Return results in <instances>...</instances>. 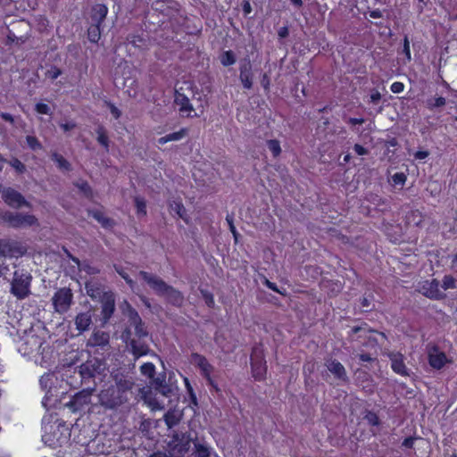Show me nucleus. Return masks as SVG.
Segmentation results:
<instances>
[{
	"label": "nucleus",
	"mask_w": 457,
	"mask_h": 457,
	"mask_svg": "<svg viewBox=\"0 0 457 457\" xmlns=\"http://www.w3.org/2000/svg\"><path fill=\"white\" fill-rule=\"evenodd\" d=\"M113 384L104 387L99 393L100 404L110 410L117 409L129 401V394L134 386V381L131 378L122 374L112 376Z\"/></svg>",
	"instance_id": "f257e3e1"
},
{
	"label": "nucleus",
	"mask_w": 457,
	"mask_h": 457,
	"mask_svg": "<svg viewBox=\"0 0 457 457\" xmlns=\"http://www.w3.org/2000/svg\"><path fill=\"white\" fill-rule=\"evenodd\" d=\"M0 222L6 223L13 228H24L38 226L36 216L23 212H13L0 209Z\"/></svg>",
	"instance_id": "f03ea898"
},
{
	"label": "nucleus",
	"mask_w": 457,
	"mask_h": 457,
	"mask_svg": "<svg viewBox=\"0 0 457 457\" xmlns=\"http://www.w3.org/2000/svg\"><path fill=\"white\" fill-rule=\"evenodd\" d=\"M190 447V438L183 433H175L167 444L168 457H184Z\"/></svg>",
	"instance_id": "7ed1b4c3"
},
{
	"label": "nucleus",
	"mask_w": 457,
	"mask_h": 457,
	"mask_svg": "<svg viewBox=\"0 0 457 457\" xmlns=\"http://www.w3.org/2000/svg\"><path fill=\"white\" fill-rule=\"evenodd\" d=\"M31 276L23 271L16 270L11 284V293L18 299H24L30 294Z\"/></svg>",
	"instance_id": "20e7f679"
},
{
	"label": "nucleus",
	"mask_w": 457,
	"mask_h": 457,
	"mask_svg": "<svg viewBox=\"0 0 457 457\" xmlns=\"http://www.w3.org/2000/svg\"><path fill=\"white\" fill-rule=\"evenodd\" d=\"M72 300L73 294L70 288H59L52 297L54 311L60 314L65 313L70 309Z\"/></svg>",
	"instance_id": "39448f33"
},
{
	"label": "nucleus",
	"mask_w": 457,
	"mask_h": 457,
	"mask_svg": "<svg viewBox=\"0 0 457 457\" xmlns=\"http://www.w3.org/2000/svg\"><path fill=\"white\" fill-rule=\"evenodd\" d=\"M3 201L10 207L21 209L22 207H30L29 202L17 190L12 187L0 189Z\"/></svg>",
	"instance_id": "423d86ee"
},
{
	"label": "nucleus",
	"mask_w": 457,
	"mask_h": 457,
	"mask_svg": "<svg viewBox=\"0 0 457 457\" xmlns=\"http://www.w3.org/2000/svg\"><path fill=\"white\" fill-rule=\"evenodd\" d=\"M251 365L253 376L258 380L263 379L267 371V366L266 361L264 360L263 351L259 346L253 349V353L251 354Z\"/></svg>",
	"instance_id": "0eeeda50"
},
{
	"label": "nucleus",
	"mask_w": 457,
	"mask_h": 457,
	"mask_svg": "<svg viewBox=\"0 0 457 457\" xmlns=\"http://www.w3.org/2000/svg\"><path fill=\"white\" fill-rule=\"evenodd\" d=\"M106 369L105 363L98 359H93L82 363L79 367V373L82 380L95 378L102 374Z\"/></svg>",
	"instance_id": "6e6552de"
},
{
	"label": "nucleus",
	"mask_w": 457,
	"mask_h": 457,
	"mask_svg": "<svg viewBox=\"0 0 457 457\" xmlns=\"http://www.w3.org/2000/svg\"><path fill=\"white\" fill-rule=\"evenodd\" d=\"M439 287V281L433 278L423 282L420 287V292L430 299L441 300L445 297V294L440 290Z\"/></svg>",
	"instance_id": "1a4fd4ad"
},
{
	"label": "nucleus",
	"mask_w": 457,
	"mask_h": 457,
	"mask_svg": "<svg viewBox=\"0 0 457 457\" xmlns=\"http://www.w3.org/2000/svg\"><path fill=\"white\" fill-rule=\"evenodd\" d=\"M139 276L149 285L155 294L161 296L163 295L168 287V284L164 280L156 275L143 270L139 272Z\"/></svg>",
	"instance_id": "9d476101"
},
{
	"label": "nucleus",
	"mask_w": 457,
	"mask_h": 457,
	"mask_svg": "<svg viewBox=\"0 0 457 457\" xmlns=\"http://www.w3.org/2000/svg\"><path fill=\"white\" fill-rule=\"evenodd\" d=\"M102 303V320L106 323L115 311V296L112 291H107L105 296L99 300Z\"/></svg>",
	"instance_id": "9b49d317"
},
{
	"label": "nucleus",
	"mask_w": 457,
	"mask_h": 457,
	"mask_svg": "<svg viewBox=\"0 0 457 457\" xmlns=\"http://www.w3.org/2000/svg\"><path fill=\"white\" fill-rule=\"evenodd\" d=\"M390 361L392 370L403 377L410 376L409 369L404 363V356L398 352H390L387 354Z\"/></svg>",
	"instance_id": "f8f14e48"
},
{
	"label": "nucleus",
	"mask_w": 457,
	"mask_h": 457,
	"mask_svg": "<svg viewBox=\"0 0 457 457\" xmlns=\"http://www.w3.org/2000/svg\"><path fill=\"white\" fill-rule=\"evenodd\" d=\"M93 391L94 388L81 390L72 397L68 405L73 408V411L81 410L85 405L90 403Z\"/></svg>",
	"instance_id": "ddd939ff"
},
{
	"label": "nucleus",
	"mask_w": 457,
	"mask_h": 457,
	"mask_svg": "<svg viewBox=\"0 0 457 457\" xmlns=\"http://www.w3.org/2000/svg\"><path fill=\"white\" fill-rule=\"evenodd\" d=\"M192 362L200 369L202 375L207 379L209 384L212 385L213 383L211 378V374L213 370V367L209 363L207 359L201 354L193 353Z\"/></svg>",
	"instance_id": "4468645a"
},
{
	"label": "nucleus",
	"mask_w": 457,
	"mask_h": 457,
	"mask_svg": "<svg viewBox=\"0 0 457 457\" xmlns=\"http://www.w3.org/2000/svg\"><path fill=\"white\" fill-rule=\"evenodd\" d=\"M110 335L108 332L95 330L87 341V346L104 348L109 345Z\"/></svg>",
	"instance_id": "2eb2a0df"
},
{
	"label": "nucleus",
	"mask_w": 457,
	"mask_h": 457,
	"mask_svg": "<svg viewBox=\"0 0 457 457\" xmlns=\"http://www.w3.org/2000/svg\"><path fill=\"white\" fill-rule=\"evenodd\" d=\"M325 366L327 367L328 370L335 376L336 378L342 381L347 380L345 369L337 360L332 358L326 359Z\"/></svg>",
	"instance_id": "dca6fc26"
},
{
	"label": "nucleus",
	"mask_w": 457,
	"mask_h": 457,
	"mask_svg": "<svg viewBox=\"0 0 457 457\" xmlns=\"http://www.w3.org/2000/svg\"><path fill=\"white\" fill-rule=\"evenodd\" d=\"M23 252V248L20 246L16 242L0 239V257L22 254Z\"/></svg>",
	"instance_id": "f3484780"
},
{
	"label": "nucleus",
	"mask_w": 457,
	"mask_h": 457,
	"mask_svg": "<svg viewBox=\"0 0 457 457\" xmlns=\"http://www.w3.org/2000/svg\"><path fill=\"white\" fill-rule=\"evenodd\" d=\"M239 79L245 88L250 89L253 86L252 64L249 59H245L240 64Z\"/></svg>",
	"instance_id": "a211bd4d"
},
{
	"label": "nucleus",
	"mask_w": 457,
	"mask_h": 457,
	"mask_svg": "<svg viewBox=\"0 0 457 457\" xmlns=\"http://www.w3.org/2000/svg\"><path fill=\"white\" fill-rule=\"evenodd\" d=\"M85 289L87 295L90 296L93 300L102 299L104 296H105V294L107 292L104 290V287L102 284L95 280L87 281L85 283Z\"/></svg>",
	"instance_id": "6ab92c4d"
},
{
	"label": "nucleus",
	"mask_w": 457,
	"mask_h": 457,
	"mask_svg": "<svg viewBox=\"0 0 457 457\" xmlns=\"http://www.w3.org/2000/svg\"><path fill=\"white\" fill-rule=\"evenodd\" d=\"M447 361V358L445 353L438 350L436 347H433L428 351V362L429 365L436 370H440Z\"/></svg>",
	"instance_id": "aec40b11"
},
{
	"label": "nucleus",
	"mask_w": 457,
	"mask_h": 457,
	"mask_svg": "<svg viewBox=\"0 0 457 457\" xmlns=\"http://www.w3.org/2000/svg\"><path fill=\"white\" fill-rule=\"evenodd\" d=\"M93 313L91 311L79 313L75 318L77 330L84 332L87 330L92 324Z\"/></svg>",
	"instance_id": "412c9836"
},
{
	"label": "nucleus",
	"mask_w": 457,
	"mask_h": 457,
	"mask_svg": "<svg viewBox=\"0 0 457 457\" xmlns=\"http://www.w3.org/2000/svg\"><path fill=\"white\" fill-rule=\"evenodd\" d=\"M162 296L165 297L170 303L176 306H180L184 302L183 295L170 285H168Z\"/></svg>",
	"instance_id": "4be33fe9"
},
{
	"label": "nucleus",
	"mask_w": 457,
	"mask_h": 457,
	"mask_svg": "<svg viewBox=\"0 0 457 457\" xmlns=\"http://www.w3.org/2000/svg\"><path fill=\"white\" fill-rule=\"evenodd\" d=\"M68 256L76 264V268L80 271H85L88 275H96L100 272V270L87 262H80L77 257L72 256L68 253Z\"/></svg>",
	"instance_id": "5701e85b"
},
{
	"label": "nucleus",
	"mask_w": 457,
	"mask_h": 457,
	"mask_svg": "<svg viewBox=\"0 0 457 457\" xmlns=\"http://www.w3.org/2000/svg\"><path fill=\"white\" fill-rule=\"evenodd\" d=\"M175 103L179 106V112L187 113V116L194 110L192 104L189 102V99L183 94L178 93L176 95Z\"/></svg>",
	"instance_id": "b1692460"
},
{
	"label": "nucleus",
	"mask_w": 457,
	"mask_h": 457,
	"mask_svg": "<svg viewBox=\"0 0 457 457\" xmlns=\"http://www.w3.org/2000/svg\"><path fill=\"white\" fill-rule=\"evenodd\" d=\"M129 345L132 348V353L136 358L145 355L149 352V347L147 345L134 338L130 340Z\"/></svg>",
	"instance_id": "393cba45"
},
{
	"label": "nucleus",
	"mask_w": 457,
	"mask_h": 457,
	"mask_svg": "<svg viewBox=\"0 0 457 457\" xmlns=\"http://www.w3.org/2000/svg\"><path fill=\"white\" fill-rule=\"evenodd\" d=\"M187 134V129H181L180 130L177 131V132H173V133H170V134H168L164 137H162L158 139V143L160 145H164L168 142H171V141H179L181 140L183 137H185Z\"/></svg>",
	"instance_id": "a878e982"
},
{
	"label": "nucleus",
	"mask_w": 457,
	"mask_h": 457,
	"mask_svg": "<svg viewBox=\"0 0 457 457\" xmlns=\"http://www.w3.org/2000/svg\"><path fill=\"white\" fill-rule=\"evenodd\" d=\"M120 309L123 315L128 317L129 321L132 319H134L136 321H138L139 315L137 312L131 306V304L127 300H124L120 303Z\"/></svg>",
	"instance_id": "bb28decb"
},
{
	"label": "nucleus",
	"mask_w": 457,
	"mask_h": 457,
	"mask_svg": "<svg viewBox=\"0 0 457 457\" xmlns=\"http://www.w3.org/2000/svg\"><path fill=\"white\" fill-rule=\"evenodd\" d=\"M93 20L101 25L106 18L108 8L104 4H96L93 8Z\"/></svg>",
	"instance_id": "cd10ccee"
},
{
	"label": "nucleus",
	"mask_w": 457,
	"mask_h": 457,
	"mask_svg": "<svg viewBox=\"0 0 457 457\" xmlns=\"http://www.w3.org/2000/svg\"><path fill=\"white\" fill-rule=\"evenodd\" d=\"M89 215L101 223L104 228L112 227L113 224V221L111 219L105 217L104 213L98 210L90 211Z\"/></svg>",
	"instance_id": "c85d7f7f"
},
{
	"label": "nucleus",
	"mask_w": 457,
	"mask_h": 457,
	"mask_svg": "<svg viewBox=\"0 0 457 457\" xmlns=\"http://www.w3.org/2000/svg\"><path fill=\"white\" fill-rule=\"evenodd\" d=\"M170 209L171 212L177 214L180 219L187 220V211L181 202L172 201L170 204Z\"/></svg>",
	"instance_id": "c756f323"
},
{
	"label": "nucleus",
	"mask_w": 457,
	"mask_h": 457,
	"mask_svg": "<svg viewBox=\"0 0 457 457\" xmlns=\"http://www.w3.org/2000/svg\"><path fill=\"white\" fill-rule=\"evenodd\" d=\"M129 322V326L134 328L135 335L137 337L141 338V337H145L148 335L145 328L144 327V325L142 323V320L140 317H139L138 321L137 320L136 321L134 319H132Z\"/></svg>",
	"instance_id": "7c9ffc66"
},
{
	"label": "nucleus",
	"mask_w": 457,
	"mask_h": 457,
	"mask_svg": "<svg viewBox=\"0 0 457 457\" xmlns=\"http://www.w3.org/2000/svg\"><path fill=\"white\" fill-rule=\"evenodd\" d=\"M180 420L179 414L175 411H169L164 415V421L169 428L176 426Z\"/></svg>",
	"instance_id": "2f4dec72"
},
{
	"label": "nucleus",
	"mask_w": 457,
	"mask_h": 457,
	"mask_svg": "<svg viewBox=\"0 0 457 457\" xmlns=\"http://www.w3.org/2000/svg\"><path fill=\"white\" fill-rule=\"evenodd\" d=\"M52 160L57 164L59 169L63 170H71L70 162L61 154H59L57 153H54L52 154Z\"/></svg>",
	"instance_id": "473e14b6"
},
{
	"label": "nucleus",
	"mask_w": 457,
	"mask_h": 457,
	"mask_svg": "<svg viewBox=\"0 0 457 457\" xmlns=\"http://www.w3.org/2000/svg\"><path fill=\"white\" fill-rule=\"evenodd\" d=\"M220 62L223 66H230L236 62V56L231 50L225 51L220 55Z\"/></svg>",
	"instance_id": "72a5a7b5"
},
{
	"label": "nucleus",
	"mask_w": 457,
	"mask_h": 457,
	"mask_svg": "<svg viewBox=\"0 0 457 457\" xmlns=\"http://www.w3.org/2000/svg\"><path fill=\"white\" fill-rule=\"evenodd\" d=\"M446 100L445 97L438 96V97H433L427 100V107L429 110H433L435 108L442 107L445 105Z\"/></svg>",
	"instance_id": "f704fd0d"
},
{
	"label": "nucleus",
	"mask_w": 457,
	"mask_h": 457,
	"mask_svg": "<svg viewBox=\"0 0 457 457\" xmlns=\"http://www.w3.org/2000/svg\"><path fill=\"white\" fill-rule=\"evenodd\" d=\"M137 214L138 216H145L146 215V203L144 198L140 196H136L134 199Z\"/></svg>",
	"instance_id": "c9c22d12"
},
{
	"label": "nucleus",
	"mask_w": 457,
	"mask_h": 457,
	"mask_svg": "<svg viewBox=\"0 0 457 457\" xmlns=\"http://www.w3.org/2000/svg\"><path fill=\"white\" fill-rule=\"evenodd\" d=\"M89 41L96 43L100 39V24L91 26L87 30Z\"/></svg>",
	"instance_id": "e433bc0d"
},
{
	"label": "nucleus",
	"mask_w": 457,
	"mask_h": 457,
	"mask_svg": "<svg viewBox=\"0 0 457 457\" xmlns=\"http://www.w3.org/2000/svg\"><path fill=\"white\" fill-rule=\"evenodd\" d=\"M140 371L144 376L154 378L155 375V366L152 362H145L140 367Z\"/></svg>",
	"instance_id": "4c0bfd02"
},
{
	"label": "nucleus",
	"mask_w": 457,
	"mask_h": 457,
	"mask_svg": "<svg viewBox=\"0 0 457 457\" xmlns=\"http://www.w3.org/2000/svg\"><path fill=\"white\" fill-rule=\"evenodd\" d=\"M210 453V448L205 445L200 443L195 444V457H209Z\"/></svg>",
	"instance_id": "58836bf2"
},
{
	"label": "nucleus",
	"mask_w": 457,
	"mask_h": 457,
	"mask_svg": "<svg viewBox=\"0 0 457 457\" xmlns=\"http://www.w3.org/2000/svg\"><path fill=\"white\" fill-rule=\"evenodd\" d=\"M267 147L271 152L274 157H277L281 153L280 144L276 139H270L267 141Z\"/></svg>",
	"instance_id": "ea45409f"
},
{
	"label": "nucleus",
	"mask_w": 457,
	"mask_h": 457,
	"mask_svg": "<svg viewBox=\"0 0 457 457\" xmlns=\"http://www.w3.org/2000/svg\"><path fill=\"white\" fill-rule=\"evenodd\" d=\"M97 133V141L104 145L106 149L109 146V139L105 133V130L103 128H98L96 130Z\"/></svg>",
	"instance_id": "a19ab883"
},
{
	"label": "nucleus",
	"mask_w": 457,
	"mask_h": 457,
	"mask_svg": "<svg viewBox=\"0 0 457 457\" xmlns=\"http://www.w3.org/2000/svg\"><path fill=\"white\" fill-rule=\"evenodd\" d=\"M115 270L117 273L127 282V284L129 286L131 289H134L135 282L133 279L129 278L127 272L124 271V270L121 267L114 266Z\"/></svg>",
	"instance_id": "79ce46f5"
},
{
	"label": "nucleus",
	"mask_w": 457,
	"mask_h": 457,
	"mask_svg": "<svg viewBox=\"0 0 457 457\" xmlns=\"http://www.w3.org/2000/svg\"><path fill=\"white\" fill-rule=\"evenodd\" d=\"M442 287L445 290L455 288L456 287L455 278L451 275H445L443 278Z\"/></svg>",
	"instance_id": "37998d69"
},
{
	"label": "nucleus",
	"mask_w": 457,
	"mask_h": 457,
	"mask_svg": "<svg viewBox=\"0 0 457 457\" xmlns=\"http://www.w3.org/2000/svg\"><path fill=\"white\" fill-rule=\"evenodd\" d=\"M26 141L29 148H31L32 150H38L42 148L41 143L34 136H27Z\"/></svg>",
	"instance_id": "c03bdc74"
},
{
	"label": "nucleus",
	"mask_w": 457,
	"mask_h": 457,
	"mask_svg": "<svg viewBox=\"0 0 457 457\" xmlns=\"http://www.w3.org/2000/svg\"><path fill=\"white\" fill-rule=\"evenodd\" d=\"M145 401L152 410H162L164 408L162 403H159L155 398H152L151 396L145 395Z\"/></svg>",
	"instance_id": "a18cd8bd"
},
{
	"label": "nucleus",
	"mask_w": 457,
	"mask_h": 457,
	"mask_svg": "<svg viewBox=\"0 0 457 457\" xmlns=\"http://www.w3.org/2000/svg\"><path fill=\"white\" fill-rule=\"evenodd\" d=\"M329 133H331V136H337L338 137H340L341 139H345V135H346V130L344 127L342 126H334Z\"/></svg>",
	"instance_id": "49530a36"
},
{
	"label": "nucleus",
	"mask_w": 457,
	"mask_h": 457,
	"mask_svg": "<svg viewBox=\"0 0 457 457\" xmlns=\"http://www.w3.org/2000/svg\"><path fill=\"white\" fill-rule=\"evenodd\" d=\"M370 425L378 426L379 424V419L376 413L369 411L364 418Z\"/></svg>",
	"instance_id": "de8ad7c7"
},
{
	"label": "nucleus",
	"mask_w": 457,
	"mask_h": 457,
	"mask_svg": "<svg viewBox=\"0 0 457 457\" xmlns=\"http://www.w3.org/2000/svg\"><path fill=\"white\" fill-rule=\"evenodd\" d=\"M35 110L37 112L40 114H50L51 113V108L49 105L44 103H37L35 106Z\"/></svg>",
	"instance_id": "09e8293b"
},
{
	"label": "nucleus",
	"mask_w": 457,
	"mask_h": 457,
	"mask_svg": "<svg viewBox=\"0 0 457 457\" xmlns=\"http://www.w3.org/2000/svg\"><path fill=\"white\" fill-rule=\"evenodd\" d=\"M226 220L228 224V227H229V230L231 231V233L233 234V237L235 238V240L237 241V236H238V233L236 229V227L234 225V221H233V217L232 215H229L228 214L227 217H226Z\"/></svg>",
	"instance_id": "8fccbe9b"
},
{
	"label": "nucleus",
	"mask_w": 457,
	"mask_h": 457,
	"mask_svg": "<svg viewBox=\"0 0 457 457\" xmlns=\"http://www.w3.org/2000/svg\"><path fill=\"white\" fill-rule=\"evenodd\" d=\"M406 180V176L402 172H397L392 176V181L395 185H403Z\"/></svg>",
	"instance_id": "3c124183"
},
{
	"label": "nucleus",
	"mask_w": 457,
	"mask_h": 457,
	"mask_svg": "<svg viewBox=\"0 0 457 457\" xmlns=\"http://www.w3.org/2000/svg\"><path fill=\"white\" fill-rule=\"evenodd\" d=\"M12 167H13L19 173H23L26 170L25 165L18 159H13L10 162Z\"/></svg>",
	"instance_id": "603ef678"
},
{
	"label": "nucleus",
	"mask_w": 457,
	"mask_h": 457,
	"mask_svg": "<svg viewBox=\"0 0 457 457\" xmlns=\"http://www.w3.org/2000/svg\"><path fill=\"white\" fill-rule=\"evenodd\" d=\"M264 285H266L270 289H271L274 292H277V293H278V294H280L282 295H286V290L285 289L284 290L278 289L275 283L270 282L267 278L264 279Z\"/></svg>",
	"instance_id": "864d4df0"
},
{
	"label": "nucleus",
	"mask_w": 457,
	"mask_h": 457,
	"mask_svg": "<svg viewBox=\"0 0 457 457\" xmlns=\"http://www.w3.org/2000/svg\"><path fill=\"white\" fill-rule=\"evenodd\" d=\"M61 74H62L61 70L56 67H52L46 72L47 77L50 78L51 79H57Z\"/></svg>",
	"instance_id": "5fc2aeb1"
},
{
	"label": "nucleus",
	"mask_w": 457,
	"mask_h": 457,
	"mask_svg": "<svg viewBox=\"0 0 457 457\" xmlns=\"http://www.w3.org/2000/svg\"><path fill=\"white\" fill-rule=\"evenodd\" d=\"M403 51L407 58V60L410 61L411 59V56L410 42H409L408 37H404V38H403Z\"/></svg>",
	"instance_id": "6e6d98bb"
},
{
	"label": "nucleus",
	"mask_w": 457,
	"mask_h": 457,
	"mask_svg": "<svg viewBox=\"0 0 457 457\" xmlns=\"http://www.w3.org/2000/svg\"><path fill=\"white\" fill-rule=\"evenodd\" d=\"M158 393L162 395L163 396H169L171 393L172 389L170 386H168L166 383L156 389Z\"/></svg>",
	"instance_id": "4d7b16f0"
},
{
	"label": "nucleus",
	"mask_w": 457,
	"mask_h": 457,
	"mask_svg": "<svg viewBox=\"0 0 457 457\" xmlns=\"http://www.w3.org/2000/svg\"><path fill=\"white\" fill-rule=\"evenodd\" d=\"M390 88H391V91H392L393 93L397 94V93H401V92H403V89H404V85H403L402 82H398V81H396V82H394V83L391 85V87H390Z\"/></svg>",
	"instance_id": "13d9d810"
},
{
	"label": "nucleus",
	"mask_w": 457,
	"mask_h": 457,
	"mask_svg": "<svg viewBox=\"0 0 457 457\" xmlns=\"http://www.w3.org/2000/svg\"><path fill=\"white\" fill-rule=\"evenodd\" d=\"M381 99V94L378 90H372L370 94V102L378 104Z\"/></svg>",
	"instance_id": "bf43d9fd"
},
{
	"label": "nucleus",
	"mask_w": 457,
	"mask_h": 457,
	"mask_svg": "<svg viewBox=\"0 0 457 457\" xmlns=\"http://www.w3.org/2000/svg\"><path fill=\"white\" fill-rule=\"evenodd\" d=\"M353 149L358 155H365L368 154L367 149L359 144L354 145Z\"/></svg>",
	"instance_id": "052dcab7"
},
{
	"label": "nucleus",
	"mask_w": 457,
	"mask_h": 457,
	"mask_svg": "<svg viewBox=\"0 0 457 457\" xmlns=\"http://www.w3.org/2000/svg\"><path fill=\"white\" fill-rule=\"evenodd\" d=\"M60 127L64 131H69L76 127V124L72 121L65 122V123H60Z\"/></svg>",
	"instance_id": "680f3d73"
},
{
	"label": "nucleus",
	"mask_w": 457,
	"mask_h": 457,
	"mask_svg": "<svg viewBox=\"0 0 457 457\" xmlns=\"http://www.w3.org/2000/svg\"><path fill=\"white\" fill-rule=\"evenodd\" d=\"M109 106H110L111 113L113 115V117L115 119H119L121 114L120 111L115 105H113L112 104H110Z\"/></svg>",
	"instance_id": "e2e57ef3"
},
{
	"label": "nucleus",
	"mask_w": 457,
	"mask_h": 457,
	"mask_svg": "<svg viewBox=\"0 0 457 457\" xmlns=\"http://www.w3.org/2000/svg\"><path fill=\"white\" fill-rule=\"evenodd\" d=\"M51 380V375L50 374H45L40 378V384L42 386L46 387L47 383Z\"/></svg>",
	"instance_id": "0e129e2a"
},
{
	"label": "nucleus",
	"mask_w": 457,
	"mask_h": 457,
	"mask_svg": "<svg viewBox=\"0 0 457 457\" xmlns=\"http://www.w3.org/2000/svg\"><path fill=\"white\" fill-rule=\"evenodd\" d=\"M428 154H429L428 151H418L417 153H415L414 157L418 160H423L427 158Z\"/></svg>",
	"instance_id": "69168bd1"
},
{
	"label": "nucleus",
	"mask_w": 457,
	"mask_h": 457,
	"mask_svg": "<svg viewBox=\"0 0 457 457\" xmlns=\"http://www.w3.org/2000/svg\"><path fill=\"white\" fill-rule=\"evenodd\" d=\"M164 384H165L164 379H163V378H161L160 377H158V378H154V379L153 380V385H154V386L155 390H156L157 388H159L160 386H162V385H164Z\"/></svg>",
	"instance_id": "338daca9"
},
{
	"label": "nucleus",
	"mask_w": 457,
	"mask_h": 457,
	"mask_svg": "<svg viewBox=\"0 0 457 457\" xmlns=\"http://www.w3.org/2000/svg\"><path fill=\"white\" fill-rule=\"evenodd\" d=\"M371 306V303L370 302V300L366 297H364L362 300H361V307L363 309L364 312H367Z\"/></svg>",
	"instance_id": "774afa93"
}]
</instances>
